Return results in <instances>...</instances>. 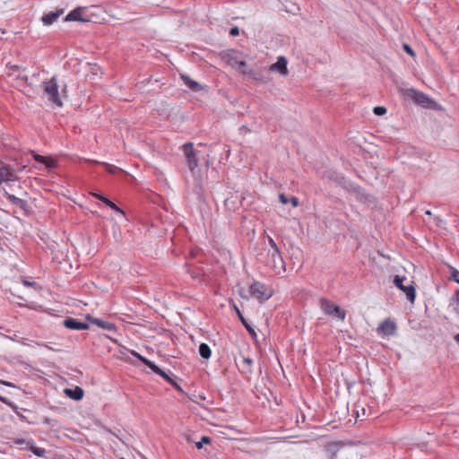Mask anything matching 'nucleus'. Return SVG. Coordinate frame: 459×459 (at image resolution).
Returning <instances> with one entry per match:
<instances>
[{"mask_svg": "<svg viewBox=\"0 0 459 459\" xmlns=\"http://www.w3.org/2000/svg\"><path fill=\"white\" fill-rule=\"evenodd\" d=\"M42 88L48 101L55 107H62L63 102L59 93V85L56 76L42 82Z\"/></svg>", "mask_w": 459, "mask_h": 459, "instance_id": "nucleus-1", "label": "nucleus"}, {"mask_svg": "<svg viewBox=\"0 0 459 459\" xmlns=\"http://www.w3.org/2000/svg\"><path fill=\"white\" fill-rule=\"evenodd\" d=\"M273 295L272 290L267 288L264 283L259 281H255L249 287V295H244L241 293V297L244 299H249V297H253L257 299L258 300L265 301L269 299Z\"/></svg>", "mask_w": 459, "mask_h": 459, "instance_id": "nucleus-2", "label": "nucleus"}, {"mask_svg": "<svg viewBox=\"0 0 459 459\" xmlns=\"http://www.w3.org/2000/svg\"><path fill=\"white\" fill-rule=\"evenodd\" d=\"M132 354L136 357L140 361L151 368L154 373L166 379L169 384L173 385L178 390H181L180 386L160 368H159L154 362L149 360L139 353L133 351Z\"/></svg>", "mask_w": 459, "mask_h": 459, "instance_id": "nucleus-3", "label": "nucleus"}, {"mask_svg": "<svg viewBox=\"0 0 459 459\" xmlns=\"http://www.w3.org/2000/svg\"><path fill=\"white\" fill-rule=\"evenodd\" d=\"M320 308L324 311L325 314L337 317L341 320H344L346 316V313L344 310L341 309L339 306L330 302L325 299H320Z\"/></svg>", "mask_w": 459, "mask_h": 459, "instance_id": "nucleus-4", "label": "nucleus"}, {"mask_svg": "<svg viewBox=\"0 0 459 459\" xmlns=\"http://www.w3.org/2000/svg\"><path fill=\"white\" fill-rule=\"evenodd\" d=\"M406 281V278L405 277H401L399 275H396L394 278V284L399 289L401 290L403 292L405 293L406 295V298L409 301H411V303L414 302L415 300V288L412 284V281H409L408 284H403V281Z\"/></svg>", "mask_w": 459, "mask_h": 459, "instance_id": "nucleus-5", "label": "nucleus"}, {"mask_svg": "<svg viewBox=\"0 0 459 459\" xmlns=\"http://www.w3.org/2000/svg\"><path fill=\"white\" fill-rule=\"evenodd\" d=\"M183 152L186 158L187 167L191 171L198 166V160L196 158L195 152L194 151V144L192 143H186L183 146Z\"/></svg>", "mask_w": 459, "mask_h": 459, "instance_id": "nucleus-6", "label": "nucleus"}, {"mask_svg": "<svg viewBox=\"0 0 459 459\" xmlns=\"http://www.w3.org/2000/svg\"><path fill=\"white\" fill-rule=\"evenodd\" d=\"M396 328L395 323L387 318L378 325L377 332L385 336H392L395 333Z\"/></svg>", "mask_w": 459, "mask_h": 459, "instance_id": "nucleus-7", "label": "nucleus"}, {"mask_svg": "<svg viewBox=\"0 0 459 459\" xmlns=\"http://www.w3.org/2000/svg\"><path fill=\"white\" fill-rule=\"evenodd\" d=\"M287 65L288 61L286 57L281 56L277 58V61L270 66L269 70L272 72H278L281 75L286 76L289 73Z\"/></svg>", "mask_w": 459, "mask_h": 459, "instance_id": "nucleus-8", "label": "nucleus"}, {"mask_svg": "<svg viewBox=\"0 0 459 459\" xmlns=\"http://www.w3.org/2000/svg\"><path fill=\"white\" fill-rule=\"evenodd\" d=\"M409 95L414 100L415 102L426 108H429L433 102L426 94L414 90H410Z\"/></svg>", "mask_w": 459, "mask_h": 459, "instance_id": "nucleus-9", "label": "nucleus"}, {"mask_svg": "<svg viewBox=\"0 0 459 459\" xmlns=\"http://www.w3.org/2000/svg\"><path fill=\"white\" fill-rule=\"evenodd\" d=\"M16 179L15 170L8 165L0 167V183L14 181Z\"/></svg>", "mask_w": 459, "mask_h": 459, "instance_id": "nucleus-10", "label": "nucleus"}, {"mask_svg": "<svg viewBox=\"0 0 459 459\" xmlns=\"http://www.w3.org/2000/svg\"><path fill=\"white\" fill-rule=\"evenodd\" d=\"M64 326L71 330H87L89 325L83 322H80L75 318L67 317L63 322Z\"/></svg>", "mask_w": 459, "mask_h": 459, "instance_id": "nucleus-11", "label": "nucleus"}, {"mask_svg": "<svg viewBox=\"0 0 459 459\" xmlns=\"http://www.w3.org/2000/svg\"><path fill=\"white\" fill-rule=\"evenodd\" d=\"M87 320L91 321L93 325L99 326L100 328H102L107 331H116V325L115 324L106 321L100 318H95L91 317V316H87Z\"/></svg>", "mask_w": 459, "mask_h": 459, "instance_id": "nucleus-12", "label": "nucleus"}, {"mask_svg": "<svg viewBox=\"0 0 459 459\" xmlns=\"http://www.w3.org/2000/svg\"><path fill=\"white\" fill-rule=\"evenodd\" d=\"M236 363L241 373L250 374L252 372L253 360L251 359L241 356Z\"/></svg>", "mask_w": 459, "mask_h": 459, "instance_id": "nucleus-13", "label": "nucleus"}, {"mask_svg": "<svg viewBox=\"0 0 459 459\" xmlns=\"http://www.w3.org/2000/svg\"><path fill=\"white\" fill-rule=\"evenodd\" d=\"M83 7H77L74 10H72L71 12H69V13L66 15V17L65 18V22H84V21H88L87 19H84L82 17V14H83Z\"/></svg>", "mask_w": 459, "mask_h": 459, "instance_id": "nucleus-14", "label": "nucleus"}, {"mask_svg": "<svg viewBox=\"0 0 459 459\" xmlns=\"http://www.w3.org/2000/svg\"><path fill=\"white\" fill-rule=\"evenodd\" d=\"M269 253L271 255L273 266L275 269L283 268L284 262H283V259L281 257L279 248L273 249V250H269Z\"/></svg>", "mask_w": 459, "mask_h": 459, "instance_id": "nucleus-15", "label": "nucleus"}, {"mask_svg": "<svg viewBox=\"0 0 459 459\" xmlns=\"http://www.w3.org/2000/svg\"><path fill=\"white\" fill-rule=\"evenodd\" d=\"M4 195L6 196V198L12 203L14 205H16L17 207L21 208L22 210L23 211H26L27 208H28V204L25 200L22 199V198H19V197H16L15 195H12V194H9L8 192H5L4 193Z\"/></svg>", "mask_w": 459, "mask_h": 459, "instance_id": "nucleus-16", "label": "nucleus"}, {"mask_svg": "<svg viewBox=\"0 0 459 459\" xmlns=\"http://www.w3.org/2000/svg\"><path fill=\"white\" fill-rule=\"evenodd\" d=\"M65 394H66L67 397H69L74 401H80L82 399L84 393L81 387L76 386L74 389H70V388L65 389Z\"/></svg>", "mask_w": 459, "mask_h": 459, "instance_id": "nucleus-17", "label": "nucleus"}, {"mask_svg": "<svg viewBox=\"0 0 459 459\" xmlns=\"http://www.w3.org/2000/svg\"><path fill=\"white\" fill-rule=\"evenodd\" d=\"M181 79L186 86H187L193 91H200L203 87L195 81L192 80L186 74H181Z\"/></svg>", "mask_w": 459, "mask_h": 459, "instance_id": "nucleus-18", "label": "nucleus"}, {"mask_svg": "<svg viewBox=\"0 0 459 459\" xmlns=\"http://www.w3.org/2000/svg\"><path fill=\"white\" fill-rule=\"evenodd\" d=\"M61 13L56 12V13H48L42 16L41 21L44 25L48 26L51 25L53 22H55L58 17L60 16Z\"/></svg>", "mask_w": 459, "mask_h": 459, "instance_id": "nucleus-19", "label": "nucleus"}, {"mask_svg": "<svg viewBox=\"0 0 459 459\" xmlns=\"http://www.w3.org/2000/svg\"><path fill=\"white\" fill-rule=\"evenodd\" d=\"M33 158L36 161L46 165V167H48V168H53L56 166V161L52 159H48V158L39 155V154H33Z\"/></svg>", "mask_w": 459, "mask_h": 459, "instance_id": "nucleus-20", "label": "nucleus"}, {"mask_svg": "<svg viewBox=\"0 0 459 459\" xmlns=\"http://www.w3.org/2000/svg\"><path fill=\"white\" fill-rule=\"evenodd\" d=\"M235 310L242 323V325L245 326V328L247 329V331L252 335V336H255L256 333H255V331L254 330V328L247 322V320L244 318V316H242V314L240 313L239 309L235 307Z\"/></svg>", "mask_w": 459, "mask_h": 459, "instance_id": "nucleus-21", "label": "nucleus"}, {"mask_svg": "<svg viewBox=\"0 0 459 459\" xmlns=\"http://www.w3.org/2000/svg\"><path fill=\"white\" fill-rule=\"evenodd\" d=\"M198 351L200 356L205 359H208L212 354L211 349L206 343H201Z\"/></svg>", "mask_w": 459, "mask_h": 459, "instance_id": "nucleus-22", "label": "nucleus"}, {"mask_svg": "<svg viewBox=\"0 0 459 459\" xmlns=\"http://www.w3.org/2000/svg\"><path fill=\"white\" fill-rule=\"evenodd\" d=\"M354 412L356 414V419H360L362 420L366 415V409L359 404H356Z\"/></svg>", "mask_w": 459, "mask_h": 459, "instance_id": "nucleus-23", "label": "nucleus"}, {"mask_svg": "<svg viewBox=\"0 0 459 459\" xmlns=\"http://www.w3.org/2000/svg\"><path fill=\"white\" fill-rule=\"evenodd\" d=\"M105 204L107 206H108L110 209H112L114 212L121 214V215H124V212L116 204H114L112 201H110L109 199H105Z\"/></svg>", "mask_w": 459, "mask_h": 459, "instance_id": "nucleus-24", "label": "nucleus"}, {"mask_svg": "<svg viewBox=\"0 0 459 459\" xmlns=\"http://www.w3.org/2000/svg\"><path fill=\"white\" fill-rule=\"evenodd\" d=\"M102 165L105 167L106 170L110 174H115L117 171L121 170L119 168L106 162H102Z\"/></svg>", "mask_w": 459, "mask_h": 459, "instance_id": "nucleus-25", "label": "nucleus"}, {"mask_svg": "<svg viewBox=\"0 0 459 459\" xmlns=\"http://www.w3.org/2000/svg\"><path fill=\"white\" fill-rule=\"evenodd\" d=\"M30 450L37 456H44L46 454V451L44 448L37 447V446H31Z\"/></svg>", "mask_w": 459, "mask_h": 459, "instance_id": "nucleus-26", "label": "nucleus"}, {"mask_svg": "<svg viewBox=\"0 0 459 459\" xmlns=\"http://www.w3.org/2000/svg\"><path fill=\"white\" fill-rule=\"evenodd\" d=\"M211 442V439L209 437L204 436L201 438V441L195 443V446L198 449H201L204 446V444H209Z\"/></svg>", "mask_w": 459, "mask_h": 459, "instance_id": "nucleus-27", "label": "nucleus"}, {"mask_svg": "<svg viewBox=\"0 0 459 459\" xmlns=\"http://www.w3.org/2000/svg\"><path fill=\"white\" fill-rule=\"evenodd\" d=\"M246 74L249 75L254 80H262L260 74L253 69H247Z\"/></svg>", "mask_w": 459, "mask_h": 459, "instance_id": "nucleus-28", "label": "nucleus"}, {"mask_svg": "<svg viewBox=\"0 0 459 459\" xmlns=\"http://www.w3.org/2000/svg\"><path fill=\"white\" fill-rule=\"evenodd\" d=\"M374 114L377 116H383L386 113V108L383 106H377L374 108Z\"/></svg>", "mask_w": 459, "mask_h": 459, "instance_id": "nucleus-29", "label": "nucleus"}, {"mask_svg": "<svg viewBox=\"0 0 459 459\" xmlns=\"http://www.w3.org/2000/svg\"><path fill=\"white\" fill-rule=\"evenodd\" d=\"M450 306H452L454 307V310H455L459 314V299H458V297L452 298Z\"/></svg>", "mask_w": 459, "mask_h": 459, "instance_id": "nucleus-30", "label": "nucleus"}, {"mask_svg": "<svg viewBox=\"0 0 459 459\" xmlns=\"http://www.w3.org/2000/svg\"><path fill=\"white\" fill-rule=\"evenodd\" d=\"M240 61L238 60L236 57H230L229 60H228V64L234 69H237L238 67V63Z\"/></svg>", "mask_w": 459, "mask_h": 459, "instance_id": "nucleus-31", "label": "nucleus"}, {"mask_svg": "<svg viewBox=\"0 0 459 459\" xmlns=\"http://www.w3.org/2000/svg\"><path fill=\"white\" fill-rule=\"evenodd\" d=\"M247 69V64L244 61H240L238 63V67L236 70L243 74H246Z\"/></svg>", "mask_w": 459, "mask_h": 459, "instance_id": "nucleus-32", "label": "nucleus"}, {"mask_svg": "<svg viewBox=\"0 0 459 459\" xmlns=\"http://www.w3.org/2000/svg\"><path fill=\"white\" fill-rule=\"evenodd\" d=\"M451 279L459 284V271L453 269L451 272Z\"/></svg>", "mask_w": 459, "mask_h": 459, "instance_id": "nucleus-33", "label": "nucleus"}, {"mask_svg": "<svg viewBox=\"0 0 459 459\" xmlns=\"http://www.w3.org/2000/svg\"><path fill=\"white\" fill-rule=\"evenodd\" d=\"M403 48L404 51L407 54H409L410 56H415L413 49L408 44H403Z\"/></svg>", "mask_w": 459, "mask_h": 459, "instance_id": "nucleus-34", "label": "nucleus"}, {"mask_svg": "<svg viewBox=\"0 0 459 459\" xmlns=\"http://www.w3.org/2000/svg\"><path fill=\"white\" fill-rule=\"evenodd\" d=\"M268 244L270 246V250L279 248L275 241L271 237H268Z\"/></svg>", "mask_w": 459, "mask_h": 459, "instance_id": "nucleus-35", "label": "nucleus"}, {"mask_svg": "<svg viewBox=\"0 0 459 459\" xmlns=\"http://www.w3.org/2000/svg\"><path fill=\"white\" fill-rule=\"evenodd\" d=\"M280 202L283 204H287L289 203V198L284 194L279 195Z\"/></svg>", "mask_w": 459, "mask_h": 459, "instance_id": "nucleus-36", "label": "nucleus"}, {"mask_svg": "<svg viewBox=\"0 0 459 459\" xmlns=\"http://www.w3.org/2000/svg\"><path fill=\"white\" fill-rule=\"evenodd\" d=\"M239 34V30L238 27H233L230 30V35L232 37H236Z\"/></svg>", "mask_w": 459, "mask_h": 459, "instance_id": "nucleus-37", "label": "nucleus"}, {"mask_svg": "<svg viewBox=\"0 0 459 459\" xmlns=\"http://www.w3.org/2000/svg\"><path fill=\"white\" fill-rule=\"evenodd\" d=\"M290 202L293 207H297L299 205V199L297 197H291Z\"/></svg>", "mask_w": 459, "mask_h": 459, "instance_id": "nucleus-38", "label": "nucleus"}, {"mask_svg": "<svg viewBox=\"0 0 459 459\" xmlns=\"http://www.w3.org/2000/svg\"><path fill=\"white\" fill-rule=\"evenodd\" d=\"M95 197H97L98 199H100V201H102L104 204H105V199H108L107 197L101 195H99V194H92Z\"/></svg>", "mask_w": 459, "mask_h": 459, "instance_id": "nucleus-39", "label": "nucleus"}, {"mask_svg": "<svg viewBox=\"0 0 459 459\" xmlns=\"http://www.w3.org/2000/svg\"><path fill=\"white\" fill-rule=\"evenodd\" d=\"M24 443H25V440H23V439L15 440V444H17V445H23Z\"/></svg>", "mask_w": 459, "mask_h": 459, "instance_id": "nucleus-40", "label": "nucleus"}, {"mask_svg": "<svg viewBox=\"0 0 459 459\" xmlns=\"http://www.w3.org/2000/svg\"><path fill=\"white\" fill-rule=\"evenodd\" d=\"M454 339L459 344V333L455 334Z\"/></svg>", "mask_w": 459, "mask_h": 459, "instance_id": "nucleus-41", "label": "nucleus"}, {"mask_svg": "<svg viewBox=\"0 0 459 459\" xmlns=\"http://www.w3.org/2000/svg\"><path fill=\"white\" fill-rule=\"evenodd\" d=\"M23 283H24V285H27V286H30V285H32V283H31V282L27 281H23Z\"/></svg>", "mask_w": 459, "mask_h": 459, "instance_id": "nucleus-42", "label": "nucleus"}, {"mask_svg": "<svg viewBox=\"0 0 459 459\" xmlns=\"http://www.w3.org/2000/svg\"><path fill=\"white\" fill-rule=\"evenodd\" d=\"M65 91H66V84L64 85L63 89H62V93H65Z\"/></svg>", "mask_w": 459, "mask_h": 459, "instance_id": "nucleus-43", "label": "nucleus"}, {"mask_svg": "<svg viewBox=\"0 0 459 459\" xmlns=\"http://www.w3.org/2000/svg\"><path fill=\"white\" fill-rule=\"evenodd\" d=\"M426 214H427V215H431L430 211H427V212H426Z\"/></svg>", "mask_w": 459, "mask_h": 459, "instance_id": "nucleus-44", "label": "nucleus"}, {"mask_svg": "<svg viewBox=\"0 0 459 459\" xmlns=\"http://www.w3.org/2000/svg\"><path fill=\"white\" fill-rule=\"evenodd\" d=\"M456 296H459V290L456 291Z\"/></svg>", "mask_w": 459, "mask_h": 459, "instance_id": "nucleus-45", "label": "nucleus"}]
</instances>
